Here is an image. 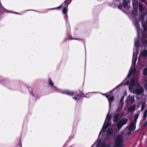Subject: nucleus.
Here are the masks:
<instances>
[{
  "label": "nucleus",
  "instance_id": "1",
  "mask_svg": "<svg viewBox=\"0 0 147 147\" xmlns=\"http://www.w3.org/2000/svg\"><path fill=\"white\" fill-rule=\"evenodd\" d=\"M128 121V119H123L120 121L117 124V127L119 130L123 125L125 124Z\"/></svg>",
  "mask_w": 147,
  "mask_h": 147
},
{
  "label": "nucleus",
  "instance_id": "2",
  "mask_svg": "<svg viewBox=\"0 0 147 147\" xmlns=\"http://www.w3.org/2000/svg\"><path fill=\"white\" fill-rule=\"evenodd\" d=\"M110 116L108 114L107 116L106 119L102 128V129H106L110 125L111 123L110 122Z\"/></svg>",
  "mask_w": 147,
  "mask_h": 147
},
{
  "label": "nucleus",
  "instance_id": "3",
  "mask_svg": "<svg viewBox=\"0 0 147 147\" xmlns=\"http://www.w3.org/2000/svg\"><path fill=\"white\" fill-rule=\"evenodd\" d=\"M123 141V139L121 136H119L116 140L115 145L117 146H120L121 145Z\"/></svg>",
  "mask_w": 147,
  "mask_h": 147
},
{
  "label": "nucleus",
  "instance_id": "4",
  "mask_svg": "<svg viewBox=\"0 0 147 147\" xmlns=\"http://www.w3.org/2000/svg\"><path fill=\"white\" fill-rule=\"evenodd\" d=\"M134 80L133 79H132L130 82H127L126 84H123L122 83H121V85L122 86L123 85H125L127 84H129L131 85V86H130L129 87V90L132 92H133L132 90V86L134 85Z\"/></svg>",
  "mask_w": 147,
  "mask_h": 147
},
{
  "label": "nucleus",
  "instance_id": "5",
  "mask_svg": "<svg viewBox=\"0 0 147 147\" xmlns=\"http://www.w3.org/2000/svg\"><path fill=\"white\" fill-rule=\"evenodd\" d=\"M134 92L138 94H142L144 92V90L143 88L141 87L140 88L136 90Z\"/></svg>",
  "mask_w": 147,
  "mask_h": 147
},
{
  "label": "nucleus",
  "instance_id": "6",
  "mask_svg": "<svg viewBox=\"0 0 147 147\" xmlns=\"http://www.w3.org/2000/svg\"><path fill=\"white\" fill-rule=\"evenodd\" d=\"M135 123H135L132 122L129 125L128 129L130 131L134 130L136 128Z\"/></svg>",
  "mask_w": 147,
  "mask_h": 147
},
{
  "label": "nucleus",
  "instance_id": "7",
  "mask_svg": "<svg viewBox=\"0 0 147 147\" xmlns=\"http://www.w3.org/2000/svg\"><path fill=\"white\" fill-rule=\"evenodd\" d=\"M131 131L129 130L128 129L125 128L123 131V134L124 135H129Z\"/></svg>",
  "mask_w": 147,
  "mask_h": 147
},
{
  "label": "nucleus",
  "instance_id": "8",
  "mask_svg": "<svg viewBox=\"0 0 147 147\" xmlns=\"http://www.w3.org/2000/svg\"><path fill=\"white\" fill-rule=\"evenodd\" d=\"M127 100L130 101L131 102H134V96H128L127 98Z\"/></svg>",
  "mask_w": 147,
  "mask_h": 147
},
{
  "label": "nucleus",
  "instance_id": "9",
  "mask_svg": "<svg viewBox=\"0 0 147 147\" xmlns=\"http://www.w3.org/2000/svg\"><path fill=\"white\" fill-rule=\"evenodd\" d=\"M135 106L133 105L128 109V111L129 112H134L135 108Z\"/></svg>",
  "mask_w": 147,
  "mask_h": 147
},
{
  "label": "nucleus",
  "instance_id": "10",
  "mask_svg": "<svg viewBox=\"0 0 147 147\" xmlns=\"http://www.w3.org/2000/svg\"><path fill=\"white\" fill-rule=\"evenodd\" d=\"M63 93L67 94L69 95L72 96L74 94V92H71L69 91H66L64 92H63Z\"/></svg>",
  "mask_w": 147,
  "mask_h": 147
},
{
  "label": "nucleus",
  "instance_id": "11",
  "mask_svg": "<svg viewBox=\"0 0 147 147\" xmlns=\"http://www.w3.org/2000/svg\"><path fill=\"white\" fill-rule=\"evenodd\" d=\"M118 117L119 115L118 114H116L115 115L114 118V120L115 122H117Z\"/></svg>",
  "mask_w": 147,
  "mask_h": 147
},
{
  "label": "nucleus",
  "instance_id": "12",
  "mask_svg": "<svg viewBox=\"0 0 147 147\" xmlns=\"http://www.w3.org/2000/svg\"><path fill=\"white\" fill-rule=\"evenodd\" d=\"M107 133L108 135H110L112 133V130L111 129H109L107 130Z\"/></svg>",
  "mask_w": 147,
  "mask_h": 147
},
{
  "label": "nucleus",
  "instance_id": "13",
  "mask_svg": "<svg viewBox=\"0 0 147 147\" xmlns=\"http://www.w3.org/2000/svg\"><path fill=\"white\" fill-rule=\"evenodd\" d=\"M101 147H110V146L109 145L106 144L105 143H103L101 144Z\"/></svg>",
  "mask_w": 147,
  "mask_h": 147
},
{
  "label": "nucleus",
  "instance_id": "14",
  "mask_svg": "<svg viewBox=\"0 0 147 147\" xmlns=\"http://www.w3.org/2000/svg\"><path fill=\"white\" fill-rule=\"evenodd\" d=\"M135 71V69H132L131 71H130V72L129 73V74H128V77H129L132 74H133L134 72Z\"/></svg>",
  "mask_w": 147,
  "mask_h": 147
},
{
  "label": "nucleus",
  "instance_id": "15",
  "mask_svg": "<svg viewBox=\"0 0 147 147\" xmlns=\"http://www.w3.org/2000/svg\"><path fill=\"white\" fill-rule=\"evenodd\" d=\"M138 113H137L134 116V121L135 123H136V121L138 117Z\"/></svg>",
  "mask_w": 147,
  "mask_h": 147
},
{
  "label": "nucleus",
  "instance_id": "16",
  "mask_svg": "<svg viewBox=\"0 0 147 147\" xmlns=\"http://www.w3.org/2000/svg\"><path fill=\"white\" fill-rule=\"evenodd\" d=\"M127 2L125 0H124L123 3V6L124 7H127Z\"/></svg>",
  "mask_w": 147,
  "mask_h": 147
},
{
  "label": "nucleus",
  "instance_id": "17",
  "mask_svg": "<svg viewBox=\"0 0 147 147\" xmlns=\"http://www.w3.org/2000/svg\"><path fill=\"white\" fill-rule=\"evenodd\" d=\"M142 55L144 57H146L147 56V51H144L142 53Z\"/></svg>",
  "mask_w": 147,
  "mask_h": 147
},
{
  "label": "nucleus",
  "instance_id": "18",
  "mask_svg": "<svg viewBox=\"0 0 147 147\" xmlns=\"http://www.w3.org/2000/svg\"><path fill=\"white\" fill-rule=\"evenodd\" d=\"M143 74L145 75H147V68H145L144 69Z\"/></svg>",
  "mask_w": 147,
  "mask_h": 147
},
{
  "label": "nucleus",
  "instance_id": "19",
  "mask_svg": "<svg viewBox=\"0 0 147 147\" xmlns=\"http://www.w3.org/2000/svg\"><path fill=\"white\" fill-rule=\"evenodd\" d=\"M146 105L144 103H143L142 104V107H141V111H142L144 108L146 107Z\"/></svg>",
  "mask_w": 147,
  "mask_h": 147
},
{
  "label": "nucleus",
  "instance_id": "20",
  "mask_svg": "<svg viewBox=\"0 0 147 147\" xmlns=\"http://www.w3.org/2000/svg\"><path fill=\"white\" fill-rule=\"evenodd\" d=\"M147 115V110L145 111L144 115L143 116V118L144 119H145L146 118V116Z\"/></svg>",
  "mask_w": 147,
  "mask_h": 147
},
{
  "label": "nucleus",
  "instance_id": "21",
  "mask_svg": "<svg viewBox=\"0 0 147 147\" xmlns=\"http://www.w3.org/2000/svg\"><path fill=\"white\" fill-rule=\"evenodd\" d=\"M138 39H136L135 41V45L136 47H137L138 45Z\"/></svg>",
  "mask_w": 147,
  "mask_h": 147
},
{
  "label": "nucleus",
  "instance_id": "22",
  "mask_svg": "<svg viewBox=\"0 0 147 147\" xmlns=\"http://www.w3.org/2000/svg\"><path fill=\"white\" fill-rule=\"evenodd\" d=\"M67 11V9L66 7H64L63 9V12L64 14H65Z\"/></svg>",
  "mask_w": 147,
  "mask_h": 147
},
{
  "label": "nucleus",
  "instance_id": "23",
  "mask_svg": "<svg viewBox=\"0 0 147 147\" xmlns=\"http://www.w3.org/2000/svg\"><path fill=\"white\" fill-rule=\"evenodd\" d=\"M114 98V97L113 96H111L109 98H108V99L111 101H112Z\"/></svg>",
  "mask_w": 147,
  "mask_h": 147
},
{
  "label": "nucleus",
  "instance_id": "24",
  "mask_svg": "<svg viewBox=\"0 0 147 147\" xmlns=\"http://www.w3.org/2000/svg\"><path fill=\"white\" fill-rule=\"evenodd\" d=\"M49 84L51 85H52H52H53V83L52 82L51 80H49Z\"/></svg>",
  "mask_w": 147,
  "mask_h": 147
},
{
  "label": "nucleus",
  "instance_id": "25",
  "mask_svg": "<svg viewBox=\"0 0 147 147\" xmlns=\"http://www.w3.org/2000/svg\"><path fill=\"white\" fill-rule=\"evenodd\" d=\"M147 125V121L143 125V127H145Z\"/></svg>",
  "mask_w": 147,
  "mask_h": 147
},
{
  "label": "nucleus",
  "instance_id": "26",
  "mask_svg": "<svg viewBox=\"0 0 147 147\" xmlns=\"http://www.w3.org/2000/svg\"><path fill=\"white\" fill-rule=\"evenodd\" d=\"M123 98H124V96H122V97H121V99L120 100V101L121 102H122L123 100Z\"/></svg>",
  "mask_w": 147,
  "mask_h": 147
},
{
  "label": "nucleus",
  "instance_id": "27",
  "mask_svg": "<svg viewBox=\"0 0 147 147\" xmlns=\"http://www.w3.org/2000/svg\"><path fill=\"white\" fill-rule=\"evenodd\" d=\"M121 7L122 6L121 5H119L118 6V7L119 9H121Z\"/></svg>",
  "mask_w": 147,
  "mask_h": 147
},
{
  "label": "nucleus",
  "instance_id": "28",
  "mask_svg": "<svg viewBox=\"0 0 147 147\" xmlns=\"http://www.w3.org/2000/svg\"><path fill=\"white\" fill-rule=\"evenodd\" d=\"M145 87L146 88H147V83L145 85Z\"/></svg>",
  "mask_w": 147,
  "mask_h": 147
},
{
  "label": "nucleus",
  "instance_id": "29",
  "mask_svg": "<svg viewBox=\"0 0 147 147\" xmlns=\"http://www.w3.org/2000/svg\"><path fill=\"white\" fill-rule=\"evenodd\" d=\"M73 98L75 100H76L77 99V97H74Z\"/></svg>",
  "mask_w": 147,
  "mask_h": 147
},
{
  "label": "nucleus",
  "instance_id": "30",
  "mask_svg": "<svg viewBox=\"0 0 147 147\" xmlns=\"http://www.w3.org/2000/svg\"><path fill=\"white\" fill-rule=\"evenodd\" d=\"M106 97L108 98V97H109V96H106Z\"/></svg>",
  "mask_w": 147,
  "mask_h": 147
},
{
  "label": "nucleus",
  "instance_id": "31",
  "mask_svg": "<svg viewBox=\"0 0 147 147\" xmlns=\"http://www.w3.org/2000/svg\"><path fill=\"white\" fill-rule=\"evenodd\" d=\"M98 140H97V141H96V143H98Z\"/></svg>",
  "mask_w": 147,
  "mask_h": 147
},
{
  "label": "nucleus",
  "instance_id": "32",
  "mask_svg": "<svg viewBox=\"0 0 147 147\" xmlns=\"http://www.w3.org/2000/svg\"><path fill=\"white\" fill-rule=\"evenodd\" d=\"M59 8H61V7L60 6H59Z\"/></svg>",
  "mask_w": 147,
  "mask_h": 147
}]
</instances>
